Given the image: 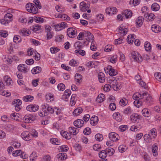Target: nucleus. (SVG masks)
Masks as SVG:
<instances>
[{"mask_svg":"<svg viewBox=\"0 0 161 161\" xmlns=\"http://www.w3.org/2000/svg\"><path fill=\"white\" fill-rule=\"evenodd\" d=\"M132 13L131 11L128 9L124 10L123 13V15L125 16L126 19L130 18L132 16Z\"/></svg>","mask_w":161,"mask_h":161,"instance_id":"16","label":"nucleus"},{"mask_svg":"<svg viewBox=\"0 0 161 161\" xmlns=\"http://www.w3.org/2000/svg\"><path fill=\"white\" fill-rule=\"evenodd\" d=\"M134 61L139 62H140L142 60V57L138 53L135 51H133L131 53V56Z\"/></svg>","mask_w":161,"mask_h":161,"instance_id":"1","label":"nucleus"},{"mask_svg":"<svg viewBox=\"0 0 161 161\" xmlns=\"http://www.w3.org/2000/svg\"><path fill=\"white\" fill-rule=\"evenodd\" d=\"M131 121L133 123H138L139 120V117L137 114H133L130 116Z\"/></svg>","mask_w":161,"mask_h":161,"instance_id":"11","label":"nucleus"},{"mask_svg":"<svg viewBox=\"0 0 161 161\" xmlns=\"http://www.w3.org/2000/svg\"><path fill=\"white\" fill-rule=\"evenodd\" d=\"M117 9L114 7H112L110 8H107L106 9V13L109 15H112L117 13Z\"/></svg>","mask_w":161,"mask_h":161,"instance_id":"10","label":"nucleus"},{"mask_svg":"<svg viewBox=\"0 0 161 161\" xmlns=\"http://www.w3.org/2000/svg\"><path fill=\"white\" fill-rule=\"evenodd\" d=\"M50 142L54 144L59 145L60 144V142L58 139L55 138H52L50 139Z\"/></svg>","mask_w":161,"mask_h":161,"instance_id":"38","label":"nucleus"},{"mask_svg":"<svg viewBox=\"0 0 161 161\" xmlns=\"http://www.w3.org/2000/svg\"><path fill=\"white\" fill-rule=\"evenodd\" d=\"M33 3H27L26 5V10L29 12L30 13V11H31V6L32 5V4Z\"/></svg>","mask_w":161,"mask_h":161,"instance_id":"60","label":"nucleus"},{"mask_svg":"<svg viewBox=\"0 0 161 161\" xmlns=\"http://www.w3.org/2000/svg\"><path fill=\"white\" fill-rule=\"evenodd\" d=\"M20 34L23 36H28L30 34V32L28 30L23 29L20 31Z\"/></svg>","mask_w":161,"mask_h":161,"instance_id":"39","label":"nucleus"},{"mask_svg":"<svg viewBox=\"0 0 161 161\" xmlns=\"http://www.w3.org/2000/svg\"><path fill=\"white\" fill-rule=\"evenodd\" d=\"M134 104L135 106L139 108L140 106L142 105V102L141 101L136 100L134 102Z\"/></svg>","mask_w":161,"mask_h":161,"instance_id":"47","label":"nucleus"},{"mask_svg":"<svg viewBox=\"0 0 161 161\" xmlns=\"http://www.w3.org/2000/svg\"><path fill=\"white\" fill-rule=\"evenodd\" d=\"M105 150L107 154L109 156L112 155L114 152V150L111 147L107 148Z\"/></svg>","mask_w":161,"mask_h":161,"instance_id":"30","label":"nucleus"},{"mask_svg":"<svg viewBox=\"0 0 161 161\" xmlns=\"http://www.w3.org/2000/svg\"><path fill=\"white\" fill-rule=\"evenodd\" d=\"M31 5V11H30V13H32L33 14H36L38 12V9L37 8V7L35 6V4L33 3Z\"/></svg>","mask_w":161,"mask_h":161,"instance_id":"40","label":"nucleus"},{"mask_svg":"<svg viewBox=\"0 0 161 161\" xmlns=\"http://www.w3.org/2000/svg\"><path fill=\"white\" fill-rule=\"evenodd\" d=\"M8 35V32L4 30H2L0 32V35L3 37H6Z\"/></svg>","mask_w":161,"mask_h":161,"instance_id":"53","label":"nucleus"},{"mask_svg":"<svg viewBox=\"0 0 161 161\" xmlns=\"http://www.w3.org/2000/svg\"><path fill=\"white\" fill-rule=\"evenodd\" d=\"M62 136L67 139H70L71 138V136L70 133L66 131H63L61 132Z\"/></svg>","mask_w":161,"mask_h":161,"instance_id":"29","label":"nucleus"},{"mask_svg":"<svg viewBox=\"0 0 161 161\" xmlns=\"http://www.w3.org/2000/svg\"><path fill=\"white\" fill-rule=\"evenodd\" d=\"M21 136L22 138L25 140L29 141L31 139V137L29 135V133L28 131H24L21 134Z\"/></svg>","mask_w":161,"mask_h":161,"instance_id":"12","label":"nucleus"},{"mask_svg":"<svg viewBox=\"0 0 161 161\" xmlns=\"http://www.w3.org/2000/svg\"><path fill=\"white\" fill-rule=\"evenodd\" d=\"M41 25L38 24L36 25L33 26L32 30L34 32H36L41 29Z\"/></svg>","mask_w":161,"mask_h":161,"instance_id":"49","label":"nucleus"},{"mask_svg":"<svg viewBox=\"0 0 161 161\" xmlns=\"http://www.w3.org/2000/svg\"><path fill=\"white\" fill-rule=\"evenodd\" d=\"M21 152V150H17L15 151H14L13 153L12 154L14 156H17L20 155Z\"/></svg>","mask_w":161,"mask_h":161,"instance_id":"55","label":"nucleus"},{"mask_svg":"<svg viewBox=\"0 0 161 161\" xmlns=\"http://www.w3.org/2000/svg\"><path fill=\"white\" fill-rule=\"evenodd\" d=\"M26 109L27 111L35 112L39 109V106L37 105H30L27 106Z\"/></svg>","mask_w":161,"mask_h":161,"instance_id":"7","label":"nucleus"},{"mask_svg":"<svg viewBox=\"0 0 161 161\" xmlns=\"http://www.w3.org/2000/svg\"><path fill=\"white\" fill-rule=\"evenodd\" d=\"M144 47L145 50L147 51H149L151 49V44L148 41L145 42Z\"/></svg>","mask_w":161,"mask_h":161,"instance_id":"31","label":"nucleus"},{"mask_svg":"<svg viewBox=\"0 0 161 161\" xmlns=\"http://www.w3.org/2000/svg\"><path fill=\"white\" fill-rule=\"evenodd\" d=\"M57 88L60 91H63L65 89V86L64 84L61 83L58 85Z\"/></svg>","mask_w":161,"mask_h":161,"instance_id":"45","label":"nucleus"},{"mask_svg":"<svg viewBox=\"0 0 161 161\" xmlns=\"http://www.w3.org/2000/svg\"><path fill=\"white\" fill-rule=\"evenodd\" d=\"M104 95L103 94H100L97 97L96 99V101L99 103H101L104 101L105 99Z\"/></svg>","mask_w":161,"mask_h":161,"instance_id":"26","label":"nucleus"},{"mask_svg":"<svg viewBox=\"0 0 161 161\" xmlns=\"http://www.w3.org/2000/svg\"><path fill=\"white\" fill-rule=\"evenodd\" d=\"M101 148V147L99 144H96L93 146V149L94 150L98 151V149Z\"/></svg>","mask_w":161,"mask_h":161,"instance_id":"59","label":"nucleus"},{"mask_svg":"<svg viewBox=\"0 0 161 161\" xmlns=\"http://www.w3.org/2000/svg\"><path fill=\"white\" fill-rule=\"evenodd\" d=\"M82 76L79 74L76 73L75 75V80L77 83H80L81 82Z\"/></svg>","mask_w":161,"mask_h":161,"instance_id":"35","label":"nucleus"},{"mask_svg":"<svg viewBox=\"0 0 161 161\" xmlns=\"http://www.w3.org/2000/svg\"><path fill=\"white\" fill-rule=\"evenodd\" d=\"M109 69V74L110 76H113L116 75L117 74V72L115 71L111 66L108 67Z\"/></svg>","mask_w":161,"mask_h":161,"instance_id":"24","label":"nucleus"},{"mask_svg":"<svg viewBox=\"0 0 161 161\" xmlns=\"http://www.w3.org/2000/svg\"><path fill=\"white\" fill-rule=\"evenodd\" d=\"M45 108H47V110L51 114H53L54 112V109L51 107L49 106L47 104L44 106Z\"/></svg>","mask_w":161,"mask_h":161,"instance_id":"44","label":"nucleus"},{"mask_svg":"<svg viewBox=\"0 0 161 161\" xmlns=\"http://www.w3.org/2000/svg\"><path fill=\"white\" fill-rule=\"evenodd\" d=\"M69 64L70 66H77L78 64L74 59H72L69 62Z\"/></svg>","mask_w":161,"mask_h":161,"instance_id":"56","label":"nucleus"},{"mask_svg":"<svg viewBox=\"0 0 161 161\" xmlns=\"http://www.w3.org/2000/svg\"><path fill=\"white\" fill-rule=\"evenodd\" d=\"M154 76L156 79L158 80L159 81H161V73H156L154 74Z\"/></svg>","mask_w":161,"mask_h":161,"instance_id":"54","label":"nucleus"},{"mask_svg":"<svg viewBox=\"0 0 161 161\" xmlns=\"http://www.w3.org/2000/svg\"><path fill=\"white\" fill-rule=\"evenodd\" d=\"M84 38L86 40V41L84 42V43L88 45L91 40V33L89 31H84Z\"/></svg>","mask_w":161,"mask_h":161,"instance_id":"4","label":"nucleus"},{"mask_svg":"<svg viewBox=\"0 0 161 161\" xmlns=\"http://www.w3.org/2000/svg\"><path fill=\"white\" fill-rule=\"evenodd\" d=\"M123 39L122 37L119 38L115 41L114 44L115 45L119 44L122 43Z\"/></svg>","mask_w":161,"mask_h":161,"instance_id":"64","label":"nucleus"},{"mask_svg":"<svg viewBox=\"0 0 161 161\" xmlns=\"http://www.w3.org/2000/svg\"><path fill=\"white\" fill-rule=\"evenodd\" d=\"M143 115L146 117H148L150 115V113L147 108H144L142 110Z\"/></svg>","mask_w":161,"mask_h":161,"instance_id":"34","label":"nucleus"},{"mask_svg":"<svg viewBox=\"0 0 161 161\" xmlns=\"http://www.w3.org/2000/svg\"><path fill=\"white\" fill-rule=\"evenodd\" d=\"M90 7V2L86 1L85 2H82L80 3V8L82 11H86Z\"/></svg>","mask_w":161,"mask_h":161,"instance_id":"2","label":"nucleus"},{"mask_svg":"<svg viewBox=\"0 0 161 161\" xmlns=\"http://www.w3.org/2000/svg\"><path fill=\"white\" fill-rule=\"evenodd\" d=\"M60 150L62 152H67L69 149L68 147L66 145H63L60 147Z\"/></svg>","mask_w":161,"mask_h":161,"instance_id":"62","label":"nucleus"},{"mask_svg":"<svg viewBox=\"0 0 161 161\" xmlns=\"http://www.w3.org/2000/svg\"><path fill=\"white\" fill-rule=\"evenodd\" d=\"M60 49L57 47H52L50 48V51L52 53H55L58 52Z\"/></svg>","mask_w":161,"mask_h":161,"instance_id":"51","label":"nucleus"},{"mask_svg":"<svg viewBox=\"0 0 161 161\" xmlns=\"http://www.w3.org/2000/svg\"><path fill=\"white\" fill-rule=\"evenodd\" d=\"M84 124V121L82 119H78L74 122V124L75 126L77 128H80Z\"/></svg>","mask_w":161,"mask_h":161,"instance_id":"13","label":"nucleus"},{"mask_svg":"<svg viewBox=\"0 0 161 161\" xmlns=\"http://www.w3.org/2000/svg\"><path fill=\"white\" fill-rule=\"evenodd\" d=\"M5 19H7V18H8L9 19H11V21L12 20L13 15L12 14L10 13H7L6 14L4 17Z\"/></svg>","mask_w":161,"mask_h":161,"instance_id":"57","label":"nucleus"},{"mask_svg":"<svg viewBox=\"0 0 161 161\" xmlns=\"http://www.w3.org/2000/svg\"><path fill=\"white\" fill-rule=\"evenodd\" d=\"M34 19L36 22H37L39 23H43L44 21L43 18L39 17H34Z\"/></svg>","mask_w":161,"mask_h":161,"instance_id":"43","label":"nucleus"},{"mask_svg":"<svg viewBox=\"0 0 161 161\" xmlns=\"http://www.w3.org/2000/svg\"><path fill=\"white\" fill-rule=\"evenodd\" d=\"M152 148L153 155L154 156H157L158 155L157 150L158 147L156 144H153L152 146Z\"/></svg>","mask_w":161,"mask_h":161,"instance_id":"27","label":"nucleus"},{"mask_svg":"<svg viewBox=\"0 0 161 161\" xmlns=\"http://www.w3.org/2000/svg\"><path fill=\"white\" fill-rule=\"evenodd\" d=\"M21 39L20 36H15L13 39L14 42L16 43H18L21 41Z\"/></svg>","mask_w":161,"mask_h":161,"instance_id":"58","label":"nucleus"},{"mask_svg":"<svg viewBox=\"0 0 161 161\" xmlns=\"http://www.w3.org/2000/svg\"><path fill=\"white\" fill-rule=\"evenodd\" d=\"M42 70V68L41 67L37 66L33 68L31 70V71L32 74H36L39 73L41 72Z\"/></svg>","mask_w":161,"mask_h":161,"instance_id":"25","label":"nucleus"},{"mask_svg":"<svg viewBox=\"0 0 161 161\" xmlns=\"http://www.w3.org/2000/svg\"><path fill=\"white\" fill-rule=\"evenodd\" d=\"M69 131L71 135H75L79 131V130L74 127H71L69 128Z\"/></svg>","mask_w":161,"mask_h":161,"instance_id":"15","label":"nucleus"},{"mask_svg":"<svg viewBox=\"0 0 161 161\" xmlns=\"http://www.w3.org/2000/svg\"><path fill=\"white\" fill-rule=\"evenodd\" d=\"M23 119L25 123H30L35 120V118L32 115H26L24 117Z\"/></svg>","mask_w":161,"mask_h":161,"instance_id":"9","label":"nucleus"},{"mask_svg":"<svg viewBox=\"0 0 161 161\" xmlns=\"http://www.w3.org/2000/svg\"><path fill=\"white\" fill-rule=\"evenodd\" d=\"M18 114L17 113H13L11 114V116L12 119H14L16 120H18Z\"/></svg>","mask_w":161,"mask_h":161,"instance_id":"50","label":"nucleus"},{"mask_svg":"<svg viewBox=\"0 0 161 161\" xmlns=\"http://www.w3.org/2000/svg\"><path fill=\"white\" fill-rule=\"evenodd\" d=\"M74 46L75 48L76 49V50H79L82 47V43L79 41H77L75 42Z\"/></svg>","mask_w":161,"mask_h":161,"instance_id":"36","label":"nucleus"},{"mask_svg":"<svg viewBox=\"0 0 161 161\" xmlns=\"http://www.w3.org/2000/svg\"><path fill=\"white\" fill-rule=\"evenodd\" d=\"M99 157L101 158L100 161H108L106 158L107 156V154L105 150H103L100 151L98 153Z\"/></svg>","mask_w":161,"mask_h":161,"instance_id":"6","label":"nucleus"},{"mask_svg":"<svg viewBox=\"0 0 161 161\" xmlns=\"http://www.w3.org/2000/svg\"><path fill=\"white\" fill-rule=\"evenodd\" d=\"M147 97L146 98L144 99V101L146 103H150L152 100V97L147 92H144L143 93V97Z\"/></svg>","mask_w":161,"mask_h":161,"instance_id":"14","label":"nucleus"},{"mask_svg":"<svg viewBox=\"0 0 161 161\" xmlns=\"http://www.w3.org/2000/svg\"><path fill=\"white\" fill-rule=\"evenodd\" d=\"M113 116L114 119L118 121H120L121 119V117L119 113H114Z\"/></svg>","mask_w":161,"mask_h":161,"instance_id":"37","label":"nucleus"},{"mask_svg":"<svg viewBox=\"0 0 161 161\" xmlns=\"http://www.w3.org/2000/svg\"><path fill=\"white\" fill-rule=\"evenodd\" d=\"M83 111L82 108L79 107L76 108L73 112V115L75 116H77L80 114Z\"/></svg>","mask_w":161,"mask_h":161,"instance_id":"21","label":"nucleus"},{"mask_svg":"<svg viewBox=\"0 0 161 161\" xmlns=\"http://www.w3.org/2000/svg\"><path fill=\"white\" fill-rule=\"evenodd\" d=\"M108 136L109 139L113 142L117 141L119 140V135L115 132H112L110 133L109 134Z\"/></svg>","mask_w":161,"mask_h":161,"instance_id":"3","label":"nucleus"},{"mask_svg":"<svg viewBox=\"0 0 161 161\" xmlns=\"http://www.w3.org/2000/svg\"><path fill=\"white\" fill-rule=\"evenodd\" d=\"M122 25L119 26V31H122V33L124 35H125L128 31V29L126 28H123V27L121 26Z\"/></svg>","mask_w":161,"mask_h":161,"instance_id":"46","label":"nucleus"},{"mask_svg":"<svg viewBox=\"0 0 161 161\" xmlns=\"http://www.w3.org/2000/svg\"><path fill=\"white\" fill-rule=\"evenodd\" d=\"M95 137L97 141L99 142L102 141L103 138L102 135L100 134H97L95 135Z\"/></svg>","mask_w":161,"mask_h":161,"instance_id":"42","label":"nucleus"},{"mask_svg":"<svg viewBox=\"0 0 161 161\" xmlns=\"http://www.w3.org/2000/svg\"><path fill=\"white\" fill-rule=\"evenodd\" d=\"M67 155L65 153H61L57 154V158L59 160H64L67 158Z\"/></svg>","mask_w":161,"mask_h":161,"instance_id":"19","label":"nucleus"},{"mask_svg":"<svg viewBox=\"0 0 161 161\" xmlns=\"http://www.w3.org/2000/svg\"><path fill=\"white\" fill-rule=\"evenodd\" d=\"M111 85L108 84H106L104 85L103 89L104 91L105 92H108L110 90V88L111 87Z\"/></svg>","mask_w":161,"mask_h":161,"instance_id":"63","label":"nucleus"},{"mask_svg":"<svg viewBox=\"0 0 161 161\" xmlns=\"http://www.w3.org/2000/svg\"><path fill=\"white\" fill-rule=\"evenodd\" d=\"M94 36L91 34V50L95 51L97 49V44L94 41Z\"/></svg>","mask_w":161,"mask_h":161,"instance_id":"18","label":"nucleus"},{"mask_svg":"<svg viewBox=\"0 0 161 161\" xmlns=\"http://www.w3.org/2000/svg\"><path fill=\"white\" fill-rule=\"evenodd\" d=\"M4 80L6 82L7 85L9 86L12 82L11 78L8 76H5L4 77Z\"/></svg>","mask_w":161,"mask_h":161,"instance_id":"33","label":"nucleus"},{"mask_svg":"<svg viewBox=\"0 0 161 161\" xmlns=\"http://www.w3.org/2000/svg\"><path fill=\"white\" fill-rule=\"evenodd\" d=\"M159 5L156 3H153L151 6L152 9L155 11H158L159 10Z\"/></svg>","mask_w":161,"mask_h":161,"instance_id":"32","label":"nucleus"},{"mask_svg":"<svg viewBox=\"0 0 161 161\" xmlns=\"http://www.w3.org/2000/svg\"><path fill=\"white\" fill-rule=\"evenodd\" d=\"M151 29L152 31L158 33V32H160L161 31V28L159 26H157L156 25H153L151 27Z\"/></svg>","mask_w":161,"mask_h":161,"instance_id":"22","label":"nucleus"},{"mask_svg":"<svg viewBox=\"0 0 161 161\" xmlns=\"http://www.w3.org/2000/svg\"><path fill=\"white\" fill-rule=\"evenodd\" d=\"M67 35L69 37L72 38L73 36L76 34L77 31L75 28H69L67 29Z\"/></svg>","mask_w":161,"mask_h":161,"instance_id":"5","label":"nucleus"},{"mask_svg":"<svg viewBox=\"0 0 161 161\" xmlns=\"http://www.w3.org/2000/svg\"><path fill=\"white\" fill-rule=\"evenodd\" d=\"M18 69L19 71L24 73H27L29 70V69L25 64H20L18 67Z\"/></svg>","mask_w":161,"mask_h":161,"instance_id":"8","label":"nucleus"},{"mask_svg":"<svg viewBox=\"0 0 161 161\" xmlns=\"http://www.w3.org/2000/svg\"><path fill=\"white\" fill-rule=\"evenodd\" d=\"M144 18L142 16H139L137 19V21L136 22V25H138L139 27H140L143 23Z\"/></svg>","mask_w":161,"mask_h":161,"instance_id":"23","label":"nucleus"},{"mask_svg":"<svg viewBox=\"0 0 161 161\" xmlns=\"http://www.w3.org/2000/svg\"><path fill=\"white\" fill-rule=\"evenodd\" d=\"M34 99V97L31 95H26L23 97L24 101L26 102H31Z\"/></svg>","mask_w":161,"mask_h":161,"instance_id":"28","label":"nucleus"},{"mask_svg":"<svg viewBox=\"0 0 161 161\" xmlns=\"http://www.w3.org/2000/svg\"><path fill=\"white\" fill-rule=\"evenodd\" d=\"M98 77L100 82L103 83L105 79V77L104 74L103 72H100L98 75Z\"/></svg>","mask_w":161,"mask_h":161,"instance_id":"17","label":"nucleus"},{"mask_svg":"<svg viewBox=\"0 0 161 161\" xmlns=\"http://www.w3.org/2000/svg\"><path fill=\"white\" fill-rule=\"evenodd\" d=\"M75 53L76 55L79 54L84 56L85 54V51L81 49L75 50Z\"/></svg>","mask_w":161,"mask_h":161,"instance_id":"41","label":"nucleus"},{"mask_svg":"<svg viewBox=\"0 0 161 161\" xmlns=\"http://www.w3.org/2000/svg\"><path fill=\"white\" fill-rule=\"evenodd\" d=\"M83 132L85 135H89L91 133V129L89 127H86L84 130Z\"/></svg>","mask_w":161,"mask_h":161,"instance_id":"52","label":"nucleus"},{"mask_svg":"<svg viewBox=\"0 0 161 161\" xmlns=\"http://www.w3.org/2000/svg\"><path fill=\"white\" fill-rule=\"evenodd\" d=\"M123 113L125 114H130L131 113V108L130 107L126 108L124 110Z\"/></svg>","mask_w":161,"mask_h":161,"instance_id":"61","label":"nucleus"},{"mask_svg":"<svg viewBox=\"0 0 161 161\" xmlns=\"http://www.w3.org/2000/svg\"><path fill=\"white\" fill-rule=\"evenodd\" d=\"M98 121V118L97 116H93L91 117V125H95Z\"/></svg>","mask_w":161,"mask_h":161,"instance_id":"20","label":"nucleus"},{"mask_svg":"<svg viewBox=\"0 0 161 161\" xmlns=\"http://www.w3.org/2000/svg\"><path fill=\"white\" fill-rule=\"evenodd\" d=\"M1 23L4 25H5L6 24H8V23L11 22V19L7 20L5 19V17H4L3 19L0 20Z\"/></svg>","mask_w":161,"mask_h":161,"instance_id":"48","label":"nucleus"}]
</instances>
